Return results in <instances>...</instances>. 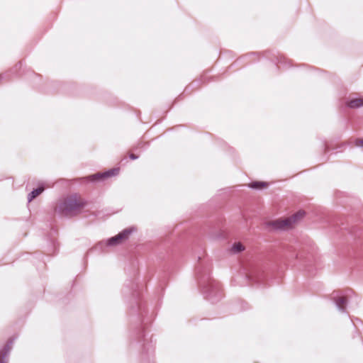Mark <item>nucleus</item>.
Returning <instances> with one entry per match:
<instances>
[{
    "instance_id": "obj_5",
    "label": "nucleus",
    "mask_w": 363,
    "mask_h": 363,
    "mask_svg": "<svg viewBox=\"0 0 363 363\" xmlns=\"http://www.w3.org/2000/svg\"><path fill=\"white\" fill-rule=\"evenodd\" d=\"M14 340L15 338L9 340L6 345L0 350V363H7Z\"/></svg>"
},
{
    "instance_id": "obj_15",
    "label": "nucleus",
    "mask_w": 363,
    "mask_h": 363,
    "mask_svg": "<svg viewBox=\"0 0 363 363\" xmlns=\"http://www.w3.org/2000/svg\"><path fill=\"white\" fill-rule=\"evenodd\" d=\"M129 158L130 160H137L138 158V156L135 155V154L131 153V154L129 155Z\"/></svg>"
},
{
    "instance_id": "obj_1",
    "label": "nucleus",
    "mask_w": 363,
    "mask_h": 363,
    "mask_svg": "<svg viewBox=\"0 0 363 363\" xmlns=\"http://www.w3.org/2000/svg\"><path fill=\"white\" fill-rule=\"evenodd\" d=\"M198 281L205 298L212 303L218 301L221 298V288L220 283L209 276V272H205L201 275V269H196Z\"/></svg>"
},
{
    "instance_id": "obj_3",
    "label": "nucleus",
    "mask_w": 363,
    "mask_h": 363,
    "mask_svg": "<svg viewBox=\"0 0 363 363\" xmlns=\"http://www.w3.org/2000/svg\"><path fill=\"white\" fill-rule=\"evenodd\" d=\"M82 206V203L77 199L76 196H71L65 199L60 206L62 211L70 212Z\"/></svg>"
},
{
    "instance_id": "obj_11",
    "label": "nucleus",
    "mask_w": 363,
    "mask_h": 363,
    "mask_svg": "<svg viewBox=\"0 0 363 363\" xmlns=\"http://www.w3.org/2000/svg\"><path fill=\"white\" fill-rule=\"evenodd\" d=\"M44 191L43 186H39L33 189L28 195V201L30 202L33 200L36 196L40 194Z\"/></svg>"
},
{
    "instance_id": "obj_8",
    "label": "nucleus",
    "mask_w": 363,
    "mask_h": 363,
    "mask_svg": "<svg viewBox=\"0 0 363 363\" xmlns=\"http://www.w3.org/2000/svg\"><path fill=\"white\" fill-rule=\"evenodd\" d=\"M304 216H305V211H298V212L295 213L291 216L288 217L287 219H290V225L291 226L292 224L296 223V222H298Z\"/></svg>"
},
{
    "instance_id": "obj_4",
    "label": "nucleus",
    "mask_w": 363,
    "mask_h": 363,
    "mask_svg": "<svg viewBox=\"0 0 363 363\" xmlns=\"http://www.w3.org/2000/svg\"><path fill=\"white\" fill-rule=\"evenodd\" d=\"M119 172V168H113L111 169H108L104 172H98L96 174L90 175L88 179L91 182H96L97 181L104 180L106 178L116 176Z\"/></svg>"
},
{
    "instance_id": "obj_2",
    "label": "nucleus",
    "mask_w": 363,
    "mask_h": 363,
    "mask_svg": "<svg viewBox=\"0 0 363 363\" xmlns=\"http://www.w3.org/2000/svg\"><path fill=\"white\" fill-rule=\"evenodd\" d=\"M135 228L130 227L128 228H125L121 232H120L118 235L114 237H112L108 239L105 243L107 246H113L119 244L123 240L128 239V236L134 231H135Z\"/></svg>"
},
{
    "instance_id": "obj_9",
    "label": "nucleus",
    "mask_w": 363,
    "mask_h": 363,
    "mask_svg": "<svg viewBox=\"0 0 363 363\" xmlns=\"http://www.w3.org/2000/svg\"><path fill=\"white\" fill-rule=\"evenodd\" d=\"M304 216H305V211H298V212L295 213L291 216L288 217L287 219H290V225L291 226L292 224L296 223V222H298Z\"/></svg>"
},
{
    "instance_id": "obj_12",
    "label": "nucleus",
    "mask_w": 363,
    "mask_h": 363,
    "mask_svg": "<svg viewBox=\"0 0 363 363\" xmlns=\"http://www.w3.org/2000/svg\"><path fill=\"white\" fill-rule=\"evenodd\" d=\"M267 185L268 184L264 182H254L250 183L248 186L252 189H260L263 187H266Z\"/></svg>"
},
{
    "instance_id": "obj_14",
    "label": "nucleus",
    "mask_w": 363,
    "mask_h": 363,
    "mask_svg": "<svg viewBox=\"0 0 363 363\" xmlns=\"http://www.w3.org/2000/svg\"><path fill=\"white\" fill-rule=\"evenodd\" d=\"M354 143H355V145L363 147V139L356 140Z\"/></svg>"
},
{
    "instance_id": "obj_6",
    "label": "nucleus",
    "mask_w": 363,
    "mask_h": 363,
    "mask_svg": "<svg viewBox=\"0 0 363 363\" xmlns=\"http://www.w3.org/2000/svg\"><path fill=\"white\" fill-rule=\"evenodd\" d=\"M331 299L333 300V302L336 306V308L342 313H347L346 311V305L347 303V300L345 296H335L334 294H332Z\"/></svg>"
},
{
    "instance_id": "obj_7",
    "label": "nucleus",
    "mask_w": 363,
    "mask_h": 363,
    "mask_svg": "<svg viewBox=\"0 0 363 363\" xmlns=\"http://www.w3.org/2000/svg\"><path fill=\"white\" fill-rule=\"evenodd\" d=\"M267 226H272L274 230H284L286 227H291L290 219H278L267 223Z\"/></svg>"
},
{
    "instance_id": "obj_10",
    "label": "nucleus",
    "mask_w": 363,
    "mask_h": 363,
    "mask_svg": "<svg viewBox=\"0 0 363 363\" xmlns=\"http://www.w3.org/2000/svg\"><path fill=\"white\" fill-rule=\"evenodd\" d=\"M363 106V98L362 99H351L347 103V106L350 108H358Z\"/></svg>"
},
{
    "instance_id": "obj_13",
    "label": "nucleus",
    "mask_w": 363,
    "mask_h": 363,
    "mask_svg": "<svg viewBox=\"0 0 363 363\" xmlns=\"http://www.w3.org/2000/svg\"><path fill=\"white\" fill-rule=\"evenodd\" d=\"M244 250H245V247L240 242L235 243L232 247V251L234 253H238L241 251H243Z\"/></svg>"
}]
</instances>
